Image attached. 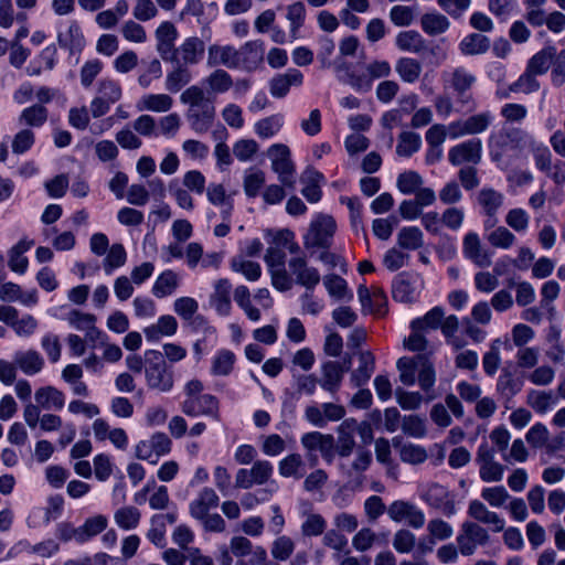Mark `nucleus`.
Instances as JSON below:
<instances>
[{
	"mask_svg": "<svg viewBox=\"0 0 565 565\" xmlns=\"http://www.w3.org/2000/svg\"><path fill=\"white\" fill-rule=\"evenodd\" d=\"M556 402L553 392L531 391L527 395V404L537 413H546Z\"/></svg>",
	"mask_w": 565,
	"mask_h": 565,
	"instance_id": "09e8293b",
	"label": "nucleus"
},
{
	"mask_svg": "<svg viewBox=\"0 0 565 565\" xmlns=\"http://www.w3.org/2000/svg\"><path fill=\"white\" fill-rule=\"evenodd\" d=\"M57 43L70 54L79 53L85 47L86 41L77 21H70L67 29L57 34Z\"/></svg>",
	"mask_w": 565,
	"mask_h": 565,
	"instance_id": "2eb2a0df",
	"label": "nucleus"
},
{
	"mask_svg": "<svg viewBox=\"0 0 565 565\" xmlns=\"http://www.w3.org/2000/svg\"><path fill=\"white\" fill-rule=\"evenodd\" d=\"M397 244L404 249H418L424 244L423 233L416 226L403 227L397 234Z\"/></svg>",
	"mask_w": 565,
	"mask_h": 565,
	"instance_id": "37998d69",
	"label": "nucleus"
},
{
	"mask_svg": "<svg viewBox=\"0 0 565 565\" xmlns=\"http://www.w3.org/2000/svg\"><path fill=\"white\" fill-rule=\"evenodd\" d=\"M258 151V143L253 139H242L234 143L233 153L239 161H248Z\"/></svg>",
	"mask_w": 565,
	"mask_h": 565,
	"instance_id": "774afa93",
	"label": "nucleus"
},
{
	"mask_svg": "<svg viewBox=\"0 0 565 565\" xmlns=\"http://www.w3.org/2000/svg\"><path fill=\"white\" fill-rule=\"evenodd\" d=\"M387 514L393 521H405L414 529H420L425 524V515L423 511L408 501H394L387 508Z\"/></svg>",
	"mask_w": 565,
	"mask_h": 565,
	"instance_id": "9b49d317",
	"label": "nucleus"
},
{
	"mask_svg": "<svg viewBox=\"0 0 565 565\" xmlns=\"http://www.w3.org/2000/svg\"><path fill=\"white\" fill-rule=\"evenodd\" d=\"M14 362L25 374H35L43 367L44 361L41 355L34 351L18 352Z\"/></svg>",
	"mask_w": 565,
	"mask_h": 565,
	"instance_id": "58836bf2",
	"label": "nucleus"
},
{
	"mask_svg": "<svg viewBox=\"0 0 565 565\" xmlns=\"http://www.w3.org/2000/svg\"><path fill=\"white\" fill-rule=\"evenodd\" d=\"M476 462L479 465V476L484 482L501 481L504 466L494 461V450L487 443L479 446Z\"/></svg>",
	"mask_w": 565,
	"mask_h": 565,
	"instance_id": "9d476101",
	"label": "nucleus"
},
{
	"mask_svg": "<svg viewBox=\"0 0 565 565\" xmlns=\"http://www.w3.org/2000/svg\"><path fill=\"white\" fill-rule=\"evenodd\" d=\"M416 15L414 7L397 4L390 10V20L396 26H409Z\"/></svg>",
	"mask_w": 565,
	"mask_h": 565,
	"instance_id": "5fc2aeb1",
	"label": "nucleus"
},
{
	"mask_svg": "<svg viewBox=\"0 0 565 565\" xmlns=\"http://www.w3.org/2000/svg\"><path fill=\"white\" fill-rule=\"evenodd\" d=\"M146 355V379L149 387L168 392L173 386L172 372L168 371L163 354L160 351L149 350Z\"/></svg>",
	"mask_w": 565,
	"mask_h": 565,
	"instance_id": "7ed1b4c3",
	"label": "nucleus"
},
{
	"mask_svg": "<svg viewBox=\"0 0 565 565\" xmlns=\"http://www.w3.org/2000/svg\"><path fill=\"white\" fill-rule=\"evenodd\" d=\"M301 445L308 451L311 467H315L318 462V457L313 451H320L322 458L328 462H331L334 458V437L330 434H322L320 431L306 433L301 437Z\"/></svg>",
	"mask_w": 565,
	"mask_h": 565,
	"instance_id": "423d86ee",
	"label": "nucleus"
},
{
	"mask_svg": "<svg viewBox=\"0 0 565 565\" xmlns=\"http://www.w3.org/2000/svg\"><path fill=\"white\" fill-rule=\"evenodd\" d=\"M204 42L196 36H192L186 39L180 45V47L177 50V53L181 54V58L184 65H194L201 61L204 54Z\"/></svg>",
	"mask_w": 565,
	"mask_h": 565,
	"instance_id": "cd10ccee",
	"label": "nucleus"
},
{
	"mask_svg": "<svg viewBox=\"0 0 565 565\" xmlns=\"http://www.w3.org/2000/svg\"><path fill=\"white\" fill-rule=\"evenodd\" d=\"M323 284L331 297L343 299L347 295V281L335 274L324 276Z\"/></svg>",
	"mask_w": 565,
	"mask_h": 565,
	"instance_id": "0e129e2a",
	"label": "nucleus"
},
{
	"mask_svg": "<svg viewBox=\"0 0 565 565\" xmlns=\"http://www.w3.org/2000/svg\"><path fill=\"white\" fill-rule=\"evenodd\" d=\"M481 497L491 507L500 508L510 498V494L504 487L499 486V487H492V488H484L481 491Z\"/></svg>",
	"mask_w": 565,
	"mask_h": 565,
	"instance_id": "69168bd1",
	"label": "nucleus"
},
{
	"mask_svg": "<svg viewBox=\"0 0 565 565\" xmlns=\"http://www.w3.org/2000/svg\"><path fill=\"white\" fill-rule=\"evenodd\" d=\"M359 361L360 366L351 375V381L356 387L364 385L371 379L375 369L374 355L369 351L361 352Z\"/></svg>",
	"mask_w": 565,
	"mask_h": 565,
	"instance_id": "c756f323",
	"label": "nucleus"
},
{
	"mask_svg": "<svg viewBox=\"0 0 565 565\" xmlns=\"http://www.w3.org/2000/svg\"><path fill=\"white\" fill-rule=\"evenodd\" d=\"M295 551V542L291 537L281 535L278 536L271 544L270 553L275 561H287Z\"/></svg>",
	"mask_w": 565,
	"mask_h": 565,
	"instance_id": "3c124183",
	"label": "nucleus"
},
{
	"mask_svg": "<svg viewBox=\"0 0 565 565\" xmlns=\"http://www.w3.org/2000/svg\"><path fill=\"white\" fill-rule=\"evenodd\" d=\"M493 116L490 111H484L480 114L472 115L465 119L466 122V131L468 135H479L488 129L491 125Z\"/></svg>",
	"mask_w": 565,
	"mask_h": 565,
	"instance_id": "6e6d98bb",
	"label": "nucleus"
},
{
	"mask_svg": "<svg viewBox=\"0 0 565 565\" xmlns=\"http://www.w3.org/2000/svg\"><path fill=\"white\" fill-rule=\"evenodd\" d=\"M476 77L462 67L454 70L450 77V84L457 93L458 100L462 104L471 102V96L468 94L471 86L475 84Z\"/></svg>",
	"mask_w": 565,
	"mask_h": 565,
	"instance_id": "5701e85b",
	"label": "nucleus"
},
{
	"mask_svg": "<svg viewBox=\"0 0 565 565\" xmlns=\"http://www.w3.org/2000/svg\"><path fill=\"white\" fill-rule=\"evenodd\" d=\"M302 74L296 68L288 70L285 74H279L270 81V94L274 97L281 98L287 95L290 86H299L302 83Z\"/></svg>",
	"mask_w": 565,
	"mask_h": 565,
	"instance_id": "4be33fe9",
	"label": "nucleus"
},
{
	"mask_svg": "<svg viewBox=\"0 0 565 565\" xmlns=\"http://www.w3.org/2000/svg\"><path fill=\"white\" fill-rule=\"evenodd\" d=\"M322 377L319 381L320 386L331 393L335 394L342 383L343 373L342 369H340V362L338 361H327L321 366Z\"/></svg>",
	"mask_w": 565,
	"mask_h": 565,
	"instance_id": "412c9836",
	"label": "nucleus"
},
{
	"mask_svg": "<svg viewBox=\"0 0 565 565\" xmlns=\"http://www.w3.org/2000/svg\"><path fill=\"white\" fill-rule=\"evenodd\" d=\"M127 259V254L121 244H114L106 258L104 259L103 267L107 275H110L115 268L121 267L125 265Z\"/></svg>",
	"mask_w": 565,
	"mask_h": 565,
	"instance_id": "864d4df0",
	"label": "nucleus"
},
{
	"mask_svg": "<svg viewBox=\"0 0 565 565\" xmlns=\"http://www.w3.org/2000/svg\"><path fill=\"white\" fill-rule=\"evenodd\" d=\"M289 275L294 282L305 287L308 291L319 285L321 277L317 268L308 265V260L305 255L294 256L288 260Z\"/></svg>",
	"mask_w": 565,
	"mask_h": 565,
	"instance_id": "6e6552de",
	"label": "nucleus"
},
{
	"mask_svg": "<svg viewBox=\"0 0 565 565\" xmlns=\"http://www.w3.org/2000/svg\"><path fill=\"white\" fill-rule=\"evenodd\" d=\"M478 202L488 216L486 226H494L497 223V218L494 216L503 203V195L493 189H482L478 194Z\"/></svg>",
	"mask_w": 565,
	"mask_h": 565,
	"instance_id": "a211bd4d",
	"label": "nucleus"
},
{
	"mask_svg": "<svg viewBox=\"0 0 565 565\" xmlns=\"http://www.w3.org/2000/svg\"><path fill=\"white\" fill-rule=\"evenodd\" d=\"M281 125V117L274 115L257 121L255 131L260 138H269L280 129Z\"/></svg>",
	"mask_w": 565,
	"mask_h": 565,
	"instance_id": "680f3d73",
	"label": "nucleus"
},
{
	"mask_svg": "<svg viewBox=\"0 0 565 565\" xmlns=\"http://www.w3.org/2000/svg\"><path fill=\"white\" fill-rule=\"evenodd\" d=\"M422 64L412 57H401L395 65V71L406 83H415L422 74Z\"/></svg>",
	"mask_w": 565,
	"mask_h": 565,
	"instance_id": "e433bc0d",
	"label": "nucleus"
},
{
	"mask_svg": "<svg viewBox=\"0 0 565 565\" xmlns=\"http://www.w3.org/2000/svg\"><path fill=\"white\" fill-rule=\"evenodd\" d=\"M181 103L188 105L185 118L196 134H205L213 126L216 110L214 98L198 85L188 87L180 96Z\"/></svg>",
	"mask_w": 565,
	"mask_h": 565,
	"instance_id": "f257e3e1",
	"label": "nucleus"
},
{
	"mask_svg": "<svg viewBox=\"0 0 565 565\" xmlns=\"http://www.w3.org/2000/svg\"><path fill=\"white\" fill-rule=\"evenodd\" d=\"M177 38L178 31L175 26L169 21L161 23L156 30L157 51L163 61H177L178 49H174V42Z\"/></svg>",
	"mask_w": 565,
	"mask_h": 565,
	"instance_id": "ddd939ff",
	"label": "nucleus"
},
{
	"mask_svg": "<svg viewBox=\"0 0 565 565\" xmlns=\"http://www.w3.org/2000/svg\"><path fill=\"white\" fill-rule=\"evenodd\" d=\"M237 53V68L252 71L256 68L258 63L263 60V50L256 42H247L241 49L236 50Z\"/></svg>",
	"mask_w": 565,
	"mask_h": 565,
	"instance_id": "a878e982",
	"label": "nucleus"
},
{
	"mask_svg": "<svg viewBox=\"0 0 565 565\" xmlns=\"http://www.w3.org/2000/svg\"><path fill=\"white\" fill-rule=\"evenodd\" d=\"M558 294L559 285L555 280L546 281L541 289V308L546 310V312L550 315L551 320L555 316V307L552 305V302L558 297Z\"/></svg>",
	"mask_w": 565,
	"mask_h": 565,
	"instance_id": "603ef678",
	"label": "nucleus"
},
{
	"mask_svg": "<svg viewBox=\"0 0 565 565\" xmlns=\"http://www.w3.org/2000/svg\"><path fill=\"white\" fill-rule=\"evenodd\" d=\"M235 355L228 350L221 351L214 359L212 372L215 375H228L233 370Z\"/></svg>",
	"mask_w": 565,
	"mask_h": 565,
	"instance_id": "052dcab7",
	"label": "nucleus"
},
{
	"mask_svg": "<svg viewBox=\"0 0 565 565\" xmlns=\"http://www.w3.org/2000/svg\"><path fill=\"white\" fill-rule=\"evenodd\" d=\"M177 66L172 72L167 75L166 87L171 93L179 92L183 86L188 85L192 79L191 72L181 64L180 61H175Z\"/></svg>",
	"mask_w": 565,
	"mask_h": 565,
	"instance_id": "ea45409f",
	"label": "nucleus"
},
{
	"mask_svg": "<svg viewBox=\"0 0 565 565\" xmlns=\"http://www.w3.org/2000/svg\"><path fill=\"white\" fill-rule=\"evenodd\" d=\"M534 73L530 72L527 68L523 75L519 77L516 82L509 86L510 92H522L525 94L536 92L540 88V83L535 78Z\"/></svg>",
	"mask_w": 565,
	"mask_h": 565,
	"instance_id": "e2e57ef3",
	"label": "nucleus"
},
{
	"mask_svg": "<svg viewBox=\"0 0 565 565\" xmlns=\"http://www.w3.org/2000/svg\"><path fill=\"white\" fill-rule=\"evenodd\" d=\"M445 312L441 307H435L430 309L424 317L417 318L412 321V330H436L440 328L441 320L444 319Z\"/></svg>",
	"mask_w": 565,
	"mask_h": 565,
	"instance_id": "79ce46f5",
	"label": "nucleus"
},
{
	"mask_svg": "<svg viewBox=\"0 0 565 565\" xmlns=\"http://www.w3.org/2000/svg\"><path fill=\"white\" fill-rule=\"evenodd\" d=\"M396 46L401 51L420 53L426 49V42L423 36L414 30L402 31L396 36Z\"/></svg>",
	"mask_w": 565,
	"mask_h": 565,
	"instance_id": "2f4dec72",
	"label": "nucleus"
},
{
	"mask_svg": "<svg viewBox=\"0 0 565 565\" xmlns=\"http://www.w3.org/2000/svg\"><path fill=\"white\" fill-rule=\"evenodd\" d=\"M141 514L135 507H124L115 512L116 524L124 530L136 529L140 522Z\"/></svg>",
	"mask_w": 565,
	"mask_h": 565,
	"instance_id": "a18cd8bd",
	"label": "nucleus"
},
{
	"mask_svg": "<svg viewBox=\"0 0 565 565\" xmlns=\"http://www.w3.org/2000/svg\"><path fill=\"white\" fill-rule=\"evenodd\" d=\"M482 158V141L479 138H471L462 141L448 151V160L455 166L479 164Z\"/></svg>",
	"mask_w": 565,
	"mask_h": 565,
	"instance_id": "1a4fd4ad",
	"label": "nucleus"
},
{
	"mask_svg": "<svg viewBox=\"0 0 565 565\" xmlns=\"http://www.w3.org/2000/svg\"><path fill=\"white\" fill-rule=\"evenodd\" d=\"M179 286V276L173 270H164L161 273L158 278L156 279L153 287H152V294L157 298H163L167 296H170L174 292V290Z\"/></svg>",
	"mask_w": 565,
	"mask_h": 565,
	"instance_id": "473e14b6",
	"label": "nucleus"
},
{
	"mask_svg": "<svg viewBox=\"0 0 565 565\" xmlns=\"http://www.w3.org/2000/svg\"><path fill=\"white\" fill-rule=\"evenodd\" d=\"M303 460L299 454H291L287 457H285L279 462V473L282 477H295V478H301L302 473L299 472V470L303 467Z\"/></svg>",
	"mask_w": 565,
	"mask_h": 565,
	"instance_id": "4d7b16f0",
	"label": "nucleus"
},
{
	"mask_svg": "<svg viewBox=\"0 0 565 565\" xmlns=\"http://www.w3.org/2000/svg\"><path fill=\"white\" fill-rule=\"evenodd\" d=\"M420 25L426 34L435 36L446 32L450 26V22L441 13H425L420 19Z\"/></svg>",
	"mask_w": 565,
	"mask_h": 565,
	"instance_id": "c9c22d12",
	"label": "nucleus"
},
{
	"mask_svg": "<svg viewBox=\"0 0 565 565\" xmlns=\"http://www.w3.org/2000/svg\"><path fill=\"white\" fill-rule=\"evenodd\" d=\"M34 398L43 409H62L65 404L64 394L53 386L40 387Z\"/></svg>",
	"mask_w": 565,
	"mask_h": 565,
	"instance_id": "c85d7f7f",
	"label": "nucleus"
},
{
	"mask_svg": "<svg viewBox=\"0 0 565 565\" xmlns=\"http://www.w3.org/2000/svg\"><path fill=\"white\" fill-rule=\"evenodd\" d=\"M233 271L241 273L249 281H256L262 275L260 265L256 262L246 260L243 257H234L231 260Z\"/></svg>",
	"mask_w": 565,
	"mask_h": 565,
	"instance_id": "49530a36",
	"label": "nucleus"
},
{
	"mask_svg": "<svg viewBox=\"0 0 565 565\" xmlns=\"http://www.w3.org/2000/svg\"><path fill=\"white\" fill-rule=\"evenodd\" d=\"M141 104L140 109L145 108L151 111L164 113L172 107L173 99L167 94H151L143 96Z\"/></svg>",
	"mask_w": 565,
	"mask_h": 565,
	"instance_id": "8fccbe9b",
	"label": "nucleus"
},
{
	"mask_svg": "<svg viewBox=\"0 0 565 565\" xmlns=\"http://www.w3.org/2000/svg\"><path fill=\"white\" fill-rule=\"evenodd\" d=\"M218 495L212 488H204L198 494V498L190 503V514L194 519L205 518L210 509L218 505Z\"/></svg>",
	"mask_w": 565,
	"mask_h": 565,
	"instance_id": "aec40b11",
	"label": "nucleus"
},
{
	"mask_svg": "<svg viewBox=\"0 0 565 565\" xmlns=\"http://www.w3.org/2000/svg\"><path fill=\"white\" fill-rule=\"evenodd\" d=\"M422 146L420 136L413 131H403L398 136L396 153L399 157H411L417 152Z\"/></svg>",
	"mask_w": 565,
	"mask_h": 565,
	"instance_id": "c03bdc74",
	"label": "nucleus"
},
{
	"mask_svg": "<svg viewBox=\"0 0 565 565\" xmlns=\"http://www.w3.org/2000/svg\"><path fill=\"white\" fill-rule=\"evenodd\" d=\"M335 230L337 224L332 216L319 215L311 222L308 232L303 236L305 248L308 250L313 248L328 249L332 244Z\"/></svg>",
	"mask_w": 565,
	"mask_h": 565,
	"instance_id": "20e7f679",
	"label": "nucleus"
},
{
	"mask_svg": "<svg viewBox=\"0 0 565 565\" xmlns=\"http://www.w3.org/2000/svg\"><path fill=\"white\" fill-rule=\"evenodd\" d=\"M231 289L232 285L226 278L218 279L214 285V291L211 295L210 302L221 316H228L231 312Z\"/></svg>",
	"mask_w": 565,
	"mask_h": 565,
	"instance_id": "6ab92c4d",
	"label": "nucleus"
},
{
	"mask_svg": "<svg viewBox=\"0 0 565 565\" xmlns=\"http://www.w3.org/2000/svg\"><path fill=\"white\" fill-rule=\"evenodd\" d=\"M460 51L465 55H477L487 52L490 47V40L480 33H471L460 42Z\"/></svg>",
	"mask_w": 565,
	"mask_h": 565,
	"instance_id": "4c0bfd02",
	"label": "nucleus"
},
{
	"mask_svg": "<svg viewBox=\"0 0 565 565\" xmlns=\"http://www.w3.org/2000/svg\"><path fill=\"white\" fill-rule=\"evenodd\" d=\"M264 260L268 267L271 285L278 291H288L294 286V280L286 269V254L278 246H270L266 249Z\"/></svg>",
	"mask_w": 565,
	"mask_h": 565,
	"instance_id": "39448f33",
	"label": "nucleus"
},
{
	"mask_svg": "<svg viewBox=\"0 0 565 565\" xmlns=\"http://www.w3.org/2000/svg\"><path fill=\"white\" fill-rule=\"evenodd\" d=\"M393 298L399 302H412L415 299L416 287L406 274L398 275L392 286Z\"/></svg>",
	"mask_w": 565,
	"mask_h": 565,
	"instance_id": "7c9ffc66",
	"label": "nucleus"
},
{
	"mask_svg": "<svg viewBox=\"0 0 565 565\" xmlns=\"http://www.w3.org/2000/svg\"><path fill=\"white\" fill-rule=\"evenodd\" d=\"M556 55L554 46H547L533 55L527 64V70L536 75L544 74Z\"/></svg>",
	"mask_w": 565,
	"mask_h": 565,
	"instance_id": "a19ab883",
	"label": "nucleus"
},
{
	"mask_svg": "<svg viewBox=\"0 0 565 565\" xmlns=\"http://www.w3.org/2000/svg\"><path fill=\"white\" fill-rule=\"evenodd\" d=\"M47 117V109L41 104H35L22 110L20 121L26 126L41 127L45 124Z\"/></svg>",
	"mask_w": 565,
	"mask_h": 565,
	"instance_id": "de8ad7c7",
	"label": "nucleus"
},
{
	"mask_svg": "<svg viewBox=\"0 0 565 565\" xmlns=\"http://www.w3.org/2000/svg\"><path fill=\"white\" fill-rule=\"evenodd\" d=\"M182 412L188 416L205 415L218 419V401L211 394L185 398L182 403Z\"/></svg>",
	"mask_w": 565,
	"mask_h": 565,
	"instance_id": "f8f14e48",
	"label": "nucleus"
},
{
	"mask_svg": "<svg viewBox=\"0 0 565 565\" xmlns=\"http://www.w3.org/2000/svg\"><path fill=\"white\" fill-rule=\"evenodd\" d=\"M203 83L206 85L210 94H223L233 86L232 76L224 70L217 68L213 71Z\"/></svg>",
	"mask_w": 565,
	"mask_h": 565,
	"instance_id": "72a5a7b5",
	"label": "nucleus"
},
{
	"mask_svg": "<svg viewBox=\"0 0 565 565\" xmlns=\"http://www.w3.org/2000/svg\"><path fill=\"white\" fill-rule=\"evenodd\" d=\"M423 178L415 171H406L398 175L396 185L404 194L415 193L423 184Z\"/></svg>",
	"mask_w": 565,
	"mask_h": 565,
	"instance_id": "13d9d810",
	"label": "nucleus"
},
{
	"mask_svg": "<svg viewBox=\"0 0 565 565\" xmlns=\"http://www.w3.org/2000/svg\"><path fill=\"white\" fill-rule=\"evenodd\" d=\"M237 53L236 49L230 45L220 46L211 45L209 47L207 65L217 66L224 65L228 68H237Z\"/></svg>",
	"mask_w": 565,
	"mask_h": 565,
	"instance_id": "393cba45",
	"label": "nucleus"
},
{
	"mask_svg": "<svg viewBox=\"0 0 565 565\" xmlns=\"http://www.w3.org/2000/svg\"><path fill=\"white\" fill-rule=\"evenodd\" d=\"M271 168L278 174L279 181L289 188H294V163L290 159V150L284 143H275L268 149Z\"/></svg>",
	"mask_w": 565,
	"mask_h": 565,
	"instance_id": "0eeeda50",
	"label": "nucleus"
},
{
	"mask_svg": "<svg viewBox=\"0 0 565 565\" xmlns=\"http://www.w3.org/2000/svg\"><path fill=\"white\" fill-rule=\"evenodd\" d=\"M393 447L398 450L403 462L411 465L423 463L428 455L424 447L414 444H404L398 437L393 438Z\"/></svg>",
	"mask_w": 565,
	"mask_h": 565,
	"instance_id": "bb28decb",
	"label": "nucleus"
},
{
	"mask_svg": "<svg viewBox=\"0 0 565 565\" xmlns=\"http://www.w3.org/2000/svg\"><path fill=\"white\" fill-rule=\"evenodd\" d=\"M430 537L436 541H444L452 536L454 530L449 523L441 519H433L427 525Z\"/></svg>",
	"mask_w": 565,
	"mask_h": 565,
	"instance_id": "338daca9",
	"label": "nucleus"
},
{
	"mask_svg": "<svg viewBox=\"0 0 565 565\" xmlns=\"http://www.w3.org/2000/svg\"><path fill=\"white\" fill-rule=\"evenodd\" d=\"M423 498L430 507L441 510L447 516H450L456 512L455 503L449 498L447 489L440 484H431Z\"/></svg>",
	"mask_w": 565,
	"mask_h": 565,
	"instance_id": "dca6fc26",
	"label": "nucleus"
},
{
	"mask_svg": "<svg viewBox=\"0 0 565 565\" xmlns=\"http://www.w3.org/2000/svg\"><path fill=\"white\" fill-rule=\"evenodd\" d=\"M498 392L507 399L514 396L521 390V383L513 379L510 371L504 370L498 379Z\"/></svg>",
	"mask_w": 565,
	"mask_h": 565,
	"instance_id": "bf43d9fd",
	"label": "nucleus"
},
{
	"mask_svg": "<svg viewBox=\"0 0 565 565\" xmlns=\"http://www.w3.org/2000/svg\"><path fill=\"white\" fill-rule=\"evenodd\" d=\"M399 371V381L405 385H414L416 379L420 388L426 393V401L436 398L434 385L436 382V372L433 362L425 353H418L415 356H403L396 363Z\"/></svg>",
	"mask_w": 565,
	"mask_h": 565,
	"instance_id": "f03ea898",
	"label": "nucleus"
},
{
	"mask_svg": "<svg viewBox=\"0 0 565 565\" xmlns=\"http://www.w3.org/2000/svg\"><path fill=\"white\" fill-rule=\"evenodd\" d=\"M465 255L479 267L491 265V254L481 247L479 236L476 233H468L463 238Z\"/></svg>",
	"mask_w": 565,
	"mask_h": 565,
	"instance_id": "f3484780",
	"label": "nucleus"
},
{
	"mask_svg": "<svg viewBox=\"0 0 565 565\" xmlns=\"http://www.w3.org/2000/svg\"><path fill=\"white\" fill-rule=\"evenodd\" d=\"M468 514L484 524L493 526L494 532H500L504 529V521L495 513L490 511L481 501L472 500L468 507Z\"/></svg>",
	"mask_w": 565,
	"mask_h": 565,
	"instance_id": "b1692460",
	"label": "nucleus"
},
{
	"mask_svg": "<svg viewBox=\"0 0 565 565\" xmlns=\"http://www.w3.org/2000/svg\"><path fill=\"white\" fill-rule=\"evenodd\" d=\"M358 428V422L354 418L344 419L337 428V445L334 444V452L340 457H349L354 447V434Z\"/></svg>",
	"mask_w": 565,
	"mask_h": 565,
	"instance_id": "4468645a",
	"label": "nucleus"
},
{
	"mask_svg": "<svg viewBox=\"0 0 565 565\" xmlns=\"http://www.w3.org/2000/svg\"><path fill=\"white\" fill-rule=\"evenodd\" d=\"M521 131L519 129H511L509 131H500L489 138V146L491 148V156L494 161H499L502 157V151L518 139Z\"/></svg>",
	"mask_w": 565,
	"mask_h": 565,
	"instance_id": "f704fd0d",
	"label": "nucleus"
}]
</instances>
